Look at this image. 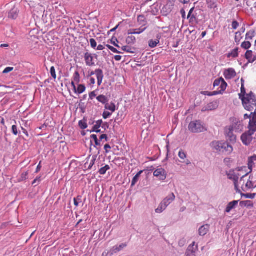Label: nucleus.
<instances>
[{
	"mask_svg": "<svg viewBox=\"0 0 256 256\" xmlns=\"http://www.w3.org/2000/svg\"><path fill=\"white\" fill-rule=\"evenodd\" d=\"M244 108L248 111L256 110V96L250 92L242 100Z\"/></svg>",
	"mask_w": 256,
	"mask_h": 256,
	"instance_id": "1",
	"label": "nucleus"
},
{
	"mask_svg": "<svg viewBox=\"0 0 256 256\" xmlns=\"http://www.w3.org/2000/svg\"><path fill=\"white\" fill-rule=\"evenodd\" d=\"M237 126L238 124H232L225 127L224 129V134L226 138L232 144H234L236 142V136L234 134V132L236 130Z\"/></svg>",
	"mask_w": 256,
	"mask_h": 256,
	"instance_id": "2",
	"label": "nucleus"
},
{
	"mask_svg": "<svg viewBox=\"0 0 256 256\" xmlns=\"http://www.w3.org/2000/svg\"><path fill=\"white\" fill-rule=\"evenodd\" d=\"M188 130L194 133H200L205 132L206 128L202 124L200 120L192 121L188 125Z\"/></svg>",
	"mask_w": 256,
	"mask_h": 256,
	"instance_id": "3",
	"label": "nucleus"
},
{
	"mask_svg": "<svg viewBox=\"0 0 256 256\" xmlns=\"http://www.w3.org/2000/svg\"><path fill=\"white\" fill-rule=\"evenodd\" d=\"M238 178L237 176H234V184L235 190L238 193L241 192L240 188L244 192H246L245 190L246 186V176H244L241 178L240 181L238 182Z\"/></svg>",
	"mask_w": 256,
	"mask_h": 256,
	"instance_id": "4",
	"label": "nucleus"
},
{
	"mask_svg": "<svg viewBox=\"0 0 256 256\" xmlns=\"http://www.w3.org/2000/svg\"><path fill=\"white\" fill-rule=\"evenodd\" d=\"M246 176V186L245 190L246 191L254 189L256 188V178L252 176H250L249 178H247V174Z\"/></svg>",
	"mask_w": 256,
	"mask_h": 256,
	"instance_id": "5",
	"label": "nucleus"
},
{
	"mask_svg": "<svg viewBox=\"0 0 256 256\" xmlns=\"http://www.w3.org/2000/svg\"><path fill=\"white\" fill-rule=\"evenodd\" d=\"M240 139L244 145L249 146L254 139L253 134L246 132L241 136Z\"/></svg>",
	"mask_w": 256,
	"mask_h": 256,
	"instance_id": "6",
	"label": "nucleus"
},
{
	"mask_svg": "<svg viewBox=\"0 0 256 256\" xmlns=\"http://www.w3.org/2000/svg\"><path fill=\"white\" fill-rule=\"evenodd\" d=\"M218 86H220V90L218 91L220 92V94L221 92H223L226 89L227 87V84L223 78H220L214 80V86L215 88Z\"/></svg>",
	"mask_w": 256,
	"mask_h": 256,
	"instance_id": "7",
	"label": "nucleus"
},
{
	"mask_svg": "<svg viewBox=\"0 0 256 256\" xmlns=\"http://www.w3.org/2000/svg\"><path fill=\"white\" fill-rule=\"evenodd\" d=\"M154 176L161 180H166L167 174L166 170L162 168L156 169L154 172Z\"/></svg>",
	"mask_w": 256,
	"mask_h": 256,
	"instance_id": "8",
	"label": "nucleus"
},
{
	"mask_svg": "<svg viewBox=\"0 0 256 256\" xmlns=\"http://www.w3.org/2000/svg\"><path fill=\"white\" fill-rule=\"evenodd\" d=\"M224 75L226 80H231L236 76V73L233 68H228L224 70Z\"/></svg>",
	"mask_w": 256,
	"mask_h": 256,
	"instance_id": "9",
	"label": "nucleus"
},
{
	"mask_svg": "<svg viewBox=\"0 0 256 256\" xmlns=\"http://www.w3.org/2000/svg\"><path fill=\"white\" fill-rule=\"evenodd\" d=\"M96 156H97V155L93 156H92V158H90V156L86 158V161L84 164V168L86 169H88V170L91 169L95 163V161L96 160Z\"/></svg>",
	"mask_w": 256,
	"mask_h": 256,
	"instance_id": "10",
	"label": "nucleus"
},
{
	"mask_svg": "<svg viewBox=\"0 0 256 256\" xmlns=\"http://www.w3.org/2000/svg\"><path fill=\"white\" fill-rule=\"evenodd\" d=\"M195 242H193L192 244L190 245L186 252V256H196V252L198 250V246L195 247Z\"/></svg>",
	"mask_w": 256,
	"mask_h": 256,
	"instance_id": "11",
	"label": "nucleus"
},
{
	"mask_svg": "<svg viewBox=\"0 0 256 256\" xmlns=\"http://www.w3.org/2000/svg\"><path fill=\"white\" fill-rule=\"evenodd\" d=\"M224 141L214 140L210 143V146L213 150L221 152L222 143Z\"/></svg>",
	"mask_w": 256,
	"mask_h": 256,
	"instance_id": "12",
	"label": "nucleus"
},
{
	"mask_svg": "<svg viewBox=\"0 0 256 256\" xmlns=\"http://www.w3.org/2000/svg\"><path fill=\"white\" fill-rule=\"evenodd\" d=\"M84 60L86 66H94V57L92 54L86 52L84 54Z\"/></svg>",
	"mask_w": 256,
	"mask_h": 256,
	"instance_id": "13",
	"label": "nucleus"
},
{
	"mask_svg": "<svg viewBox=\"0 0 256 256\" xmlns=\"http://www.w3.org/2000/svg\"><path fill=\"white\" fill-rule=\"evenodd\" d=\"M71 85L73 88V90L76 94H81L86 90V86L84 84H78L76 88L74 82H72Z\"/></svg>",
	"mask_w": 256,
	"mask_h": 256,
	"instance_id": "14",
	"label": "nucleus"
},
{
	"mask_svg": "<svg viewBox=\"0 0 256 256\" xmlns=\"http://www.w3.org/2000/svg\"><path fill=\"white\" fill-rule=\"evenodd\" d=\"M94 73H96V75L98 80V86H100L102 82V80L104 77L103 71L102 70L98 68L94 70Z\"/></svg>",
	"mask_w": 256,
	"mask_h": 256,
	"instance_id": "15",
	"label": "nucleus"
},
{
	"mask_svg": "<svg viewBox=\"0 0 256 256\" xmlns=\"http://www.w3.org/2000/svg\"><path fill=\"white\" fill-rule=\"evenodd\" d=\"M221 152H226L228 154H230L233 152V147L226 142H223Z\"/></svg>",
	"mask_w": 256,
	"mask_h": 256,
	"instance_id": "16",
	"label": "nucleus"
},
{
	"mask_svg": "<svg viewBox=\"0 0 256 256\" xmlns=\"http://www.w3.org/2000/svg\"><path fill=\"white\" fill-rule=\"evenodd\" d=\"M66 10L63 8L62 10H60L59 8H56L55 12V16L56 18V20L59 21L62 18H66L65 12Z\"/></svg>",
	"mask_w": 256,
	"mask_h": 256,
	"instance_id": "17",
	"label": "nucleus"
},
{
	"mask_svg": "<svg viewBox=\"0 0 256 256\" xmlns=\"http://www.w3.org/2000/svg\"><path fill=\"white\" fill-rule=\"evenodd\" d=\"M175 198L176 196L174 194L172 193L168 195L167 197L164 198L162 202L166 206H168L175 200Z\"/></svg>",
	"mask_w": 256,
	"mask_h": 256,
	"instance_id": "18",
	"label": "nucleus"
},
{
	"mask_svg": "<svg viewBox=\"0 0 256 256\" xmlns=\"http://www.w3.org/2000/svg\"><path fill=\"white\" fill-rule=\"evenodd\" d=\"M238 200H234L229 202L226 208L225 212L227 213L230 212L232 210L236 208L238 205Z\"/></svg>",
	"mask_w": 256,
	"mask_h": 256,
	"instance_id": "19",
	"label": "nucleus"
},
{
	"mask_svg": "<svg viewBox=\"0 0 256 256\" xmlns=\"http://www.w3.org/2000/svg\"><path fill=\"white\" fill-rule=\"evenodd\" d=\"M210 226L208 224H205L202 226L198 230L199 234L201 236H205L209 231Z\"/></svg>",
	"mask_w": 256,
	"mask_h": 256,
	"instance_id": "20",
	"label": "nucleus"
},
{
	"mask_svg": "<svg viewBox=\"0 0 256 256\" xmlns=\"http://www.w3.org/2000/svg\"><path fill=\"white\" fill-rule=\"evenodd\" d=\"M245 57L250 62H253L256 60V57L254 56L252 50H247L245 54Z\"/></svg>",
	"mask_w": 256,
	"mask_h": 256,
	"instance_id": "21",
	"label": "nucleus"
},
{
	"mask_svg": "<svg viewBox=\"0 0 256 256\" xmlns=\"http://www.w3.org/2000/svg\"><path fill=\"white\" fill-rule=\"evenodd\" d=\"M244 80L242 78L241 79L242 86H241V88H240L241 92L240 94H238L239 98L240 100H242L244 97H246V95L248 94H246V89L244 86Z\"/></svg>",
	"mask_w": 256,
	"mask_h": 256,
	"instance_id": "22",
	"label": "nucleus"
},
{
	"mask_svg": "<svg viewBox=\"0 0 256 256\" xmlns=\"http://www.w3.org/2000/svg\"><path fill=\"white\" fill-rule=\"evenodd\" d=\"M103 122L102 120H98L96 122V124L92 128V132H100V127L102 126Z\"/></svg>",
	"mask_w": 256,
	"mask_h": 256,
	"instance_id": "23",
	"label": "nucleus"
},
{
	"mask_svg": "<svg viewBox=\"0 0 256 256\" xmlns=\"http://www.w3.org/2000/svg\"><path fill=\"white\" fill-rule=\"evenodd\" d=\"M240 206H245L248 208H252L254 207V203L251 200H245L240 202Z\"/></svg>",
	"mask_w": 256,
	"mask_h": 256,
	"instance_id": "24",
	"label": "nucleus"
},
{
	"mask_svg": "<svg viewBox=\"0 0 256 256\" xmlns=\"http://www.w3.org/2000/svg\"><path fill=\"white\" fill-rule=\"evenodd\" d=\"M238 48H236L234 49L230 52H229L227 54V57L228 58H237L238 56Z\"/></svg>",
	"mask_w": 256,
	"mask_h": 256,
	"instance_id": "25",
	"label": "nucleus"
},
{
	"mask_svg": "<svg viewBox=\"0 0 256 256\" xmlns=\"http://www.w3.org/2000/svg\"><path fill=\"white\" fill-rule=\"evenodd\" d=\"M104 108L106 110H109L111 111V112L112 113L114 112H115L116 108V105L114 103L111 102L110 104H108L106 103L105 104Z\"/></svg>",
	"mask_w": 256,
	"mask_h": 256,
	"instance_id": "26",
	"label": "nucleus"
},
{
	"mask_svg": "<svg viewBox=\"0 0 256 256\" xmlns=\"http://www.w3.org/2000/svg\"><path fill=\"white\" fill-rule=\"evenodd\" d=\"M248 132L254 134V132H256V124L249 123L248 126Z\"/></svg>",
	"mask_w": 256,
	"mask_h": 256,
	"instance_id": "27",
	"label": "nucleus"
},
{
	"mask_svg": "<svg viewBox=\"0 0 256 256\" xmlns=\"http://www.w3.org/2000/svg\"><path fill=\"white\" fill-rule=\"evenodd\" d=\"M143 172V170L140 171L132 178V186H134L138 182L140 174Z\"/></svg>",
	"mask_w": 256,
	"mask_h": 256,
	"instance_id": "28",
	"label": "nucleus"
},
{
	"mask_svg": "<svg viewBox=\"0 0 256 256\" xmlns=\"http://www.w3.org/2000/svg\"><path fill=\"white\" fill-rule=\"evenodd\" d=\"M97 100L102 103V104H106L108 102V98L104 95H100L96 98Z\"/></svg>",
	"mask_w": 256,
	"mask_h": 256,
	"instance_id": "29",
	"label": "nucleus"
},
{
	"mask_svg": "<svg viewBox=\"0 0 256 256\" xmlns=\"http://www.w3.org/2000/svg\"><path fill=\"white\" fill-rule=\"evenodd\" d=\"M167 206L162 202L155 211L156 213L160 214L165 210Z\"/></svg>",
	"mask_w": 256,
	"mask_h": 256,
	"instance_id": "30",
	"label": "nucleus"
},
{
	"mask_svg": "<svg viewBox=\"0 0 256 256\" xmlns=\"http://www.w3.org/2000/svg\"><path fill=\"white\" fill-rule=\"evenodd\" d=\"M136 38L132 36H128L126 38V42L128 44H134L136 42Z\"/></svg>",
	"mask_w": 256,
	"mask_h": 256,
	"instance_id": "31",
	"label": "nucleus"
},
{
	"mask_svg": "<svg viewBox=\"0 0 256 256\" xmlns=\"http://www.w3.org/2000/svg\"><path fill=\"white\" fill-rule=\"evenodd\" d=\"M110 169V166L108 165H106L100 168L99 170V173L100 174L104 175L106 174L107 170H109Z\"/></svg>",
	"mask_w": 256,
	"mask_h": 256,
	"instance_id": "32",
	"label": "nucleus"
},
{
	"mask_svg": "<svg viewBox=\"0 0 256 256\" xmlns=\"http://www.w3.org/2000/svg\"><path fill=\"white\" fill-rule=\"evenodd\" d=\"M122 50L129 53L134 54V48H130L128 46H123L122 48Z\"/></svg>",
	"mask_w": 256,
	"mask_h": 256,
	"instance_id": "33",
	"label": "nucleus"
},
{
	"mask_svg": "<svg viewBox=\"0 0 256 256\" xmlns=\"http://www.w3.org/2000/svg\"><path fill=\"white\" fill-rule=\"evenodd\" d=\"M74 80L72 82H74V84L76 83L78 84L80 82V75L78 72H75L74 75Z\"/></svg>",
	"mask_w": 256,
	"mask_h": 256,
	"instance_id": "34",
	"label": "nucleus"
},
{
	"mask_svg": "<svg viewBox=\"0 0 256 256\" xmlns=\"http://www.w3.org/2000/svg\"><path fill=\"white\" fill-rule=\"evenodd\" d=\"M251 118L249 123L256 124V110H254V112H251Z\"/></svg>",
	"mask_w": 256,
	"mask_h": 256,
	"instance_id": "35",
	"label": "nucleus"
},
{
	"mask_svg": "<svg viewBox=\"0 0 256 256\" xmlns=\"http://www.w3.org/2000/svg\"><path fill=\"white\" fill-rule=\"evenodd\" d=\"M251 46L250 42L248 41L244 42L241 44L242 48L244 50H248L250 48Z\"/></svg>",
	"mask_w": 256,
	"mask_h": 256,
	"instance_id": "36",
	"label": "nucleus"
},
{
	"mask_svg": "<svg viewBox=\"0 0 256 256\" xmlns=\"http://www.w3.org/2000/svg\"><path fill=\"white\" fill-rule=\"evenodd\" d=\"M254 31L250 30V31L248 32L246 34V39L252 40V39L253 37L254 36Z\"/></svg>",
	"mask_w": 256,
	"mask_h": 256,
	"instance_id": "37",
	"label": "nucleus"
},
{
	"mask_svg": "<svg viewBox=\"0 0 256 256\" xmlns=\"http://www.w3.org/2000/svg\"><path fill=\"white\" fill-rule=\"evenodd\" d=\"M158 43H159V40H150L149 41L148 44L150 48H155Z\"/></svg>",
	"mask_w": 256,
	"mask_h": 256,
	"instance_id": "38",
	"label": "nucleus"
},
{
	"mask_svg": "<svg viewBox=\"0 0 256 256\" xmlns=\"http://www.w3.org/2000/svg\"><path fill=\"white\" fill-rule=\"evenodd\" d=\"M220 94V92L217 91H214L213 92H209L206 91L203 92L204 94L206 96H213L218 94Z\"/></svg>",
	"mask_w": 256,
	"mask_h": 256,
	"instance_id": "39",
	"label": "nucleus"
},
{
	"mask_svg": "<svg viewBox=\"0 0 256 256\" xmlns=\"http://www.w3.org/2000/svg\"><path fill=\"white\" fill-rule=\"evenodd\" d=\"M178 156L182 160H184L186 158V154L182 150H180L178 152Z\"/></svg>",
	"mask_w": 256,
	"mask_h": 256,
	"instance_id": "40",
	"label": "nucleus"
},
{
	"mask_svg": "<svg viewBox=\"0 0 256 256\" xmlns=\"http://www.w3.org/2000/svg\"><path fill=\"white\" fill-rule=\"evenodd\" d=\"M28 172H26L22 173L20 176V180L22 181V180H26L28 178Z\"/></svg>",
	"mask_w": 256,
	"mask_h": 256,
	"instance_id": "41",
	"label": "nucleus"
},
{
	"mask_svg": "<svg viewBox=\"0 0 256 256\" xmlns=\"http://www.w3.org/2000/svg\"><path fill=\"white\" fill-rule=\"evenodd\" d=\"M254 165V161H253L250 158H249L248 160V168L250 170V172L252 171V168Z\"/></svg>",
	"mask_w": 256,
	"mask_h": 256,
	"instance_id": "42",
	"label": "nucleus"
},
{
	"mask_svg": "<svg viewBox=\"0 0 256 256\" xmlns=\"http://www.w3.org/2000/svg\"><path fill=\"white\" fill-rule=\"evenodd\" d=\"M50 72V74H51L52 76L54 78L56 79V72L55 68L54 66L51 67Z\"/></svg>",
	"mask_w": 256,
	"mask_h": 256,
	"instance_id": "43",
	"label": "nucleus"
},
{
	"mask_svg": "<svg viewBox=\"0 0 256 256\" xmlns=\"http://www.w3.org/2000/svg\"><path fill=\"white\" fill-rule=\"evenodd\" d=\"M81 200V196H78L76 198H74V204L76 206H78L79 204V202Z\"/></svg>",
	"mask_w": 256,
	"mask_h": 256,
	"instance_id": "44",
	"label": "nucleus"
},
{
	"mask_svg": "<svg viewBox=\"0 0 256 256\" xmlns=\"http://www.w3.org/2000/svg\"><path fill=\"white\" fill-rule=\"evenodd\" d=\"M106 47L109 49L111 51H112L113 52H114V53H117V54H120V52L119 51H118L116 48H114L113 46L109 45V44H107L106 46Z\"/></svg>",
	"mask_w": 256,
	"mask_h": 256,
	"instance_id": "45",
	"label": "nucleus"
},
{
	"mask_svg": "<svg viewBox=\"0 0 256 256\" xmlns=\"http://www.w3.org/2000/svg\"><path fill=\"white\" fill-rule=\"evenodd\" d=\"M112 114V112L108 111H104L102 114V117L104 119H106Z\"/></svg>",
	"mask_w": 256,
	"mask_h": 256,
	"instance_id": "46",
	"label": "nucleus"
},
{
	"mask_svg": "<svg viewBox=\"0 0 256 256\" xmlns=\"http://www.w3.org/2000/svg\"><path fill=\"white\" fill-rule=\"evenodd\" d=\"M79 126L82 129H86L88 127L86 123L82 120L79 122Z\"/></svg>",
	"mask_w": 256,
	"mask_h": 256,
	"instance_id": "47",
	"label": "nucleus"
},
{
	"mask_svg": "<svg viewBox=\"0 0 256 256\" xmlns=\"http://www.w3.org/2000/svg\"><path fill=\"white\" fill-rule=\"evenodd\" d=\"M90 46H92V48H96L97 46V43H96V40L94 38H91V39H90Z\"/></svg>",
	"mask_w": 256,
	"mask_h": 256,
	"instance_id": "48",
	"label": "nucleus"
},
{
	"mask_svg": "<svg viewBox=\"0 0 256 256\" xmlns=\"http://www.w3.org/2000/svg\"><path fill=\"white\" fill-rule=\"evenodd\" d=\"M242 38L241 33L240 32H236L235 36V40L236 42H240Z\"/></svg>",
	"mask_w": 256,
	"mask_h": 256,
	"instance_id": "49",
	"label": "nucleus"
},
{
	"mask_svg": "<svg viewBox=\"0 0 256 256\" xmlns=\"http://www.w3.org/2000/svg\"><path fill=\"white\" fill-rule=\"evenodd\" d=\"M244 196L247 198L254 199L256 196V194H246Z\"/></svg>",
	"mask_w": 256,
	"mask_h": 256,
	"instance_id": "50",
	"label": "nucleus"
},
{
	"mask_svg": "<svg viewBox=\"0 0 256 256\" xmlns=\"http://www.w3.org/2000/svg\"><path fill=\"white\" fill-rule=\"evenodd\" d=\"M12 132L13 134L15 136L18 135V128L16 125H13L12 128Z\"/></svg>",
	"mask_w": 256,
	"mask_h": 256,
	"instance_id": "51",
	"label": "nucleus"
},
{
	"mask_svg": "<svg viewBox=\"0 0 256 256\" xmlns=\"http://www.w3.org/2000/svg\"><path fill=\"white\" fill-rule=\"evenodd\" d=\"M41 181V176L36 177L32 182V184L38 185Z\"/></svg>",
	"mask_w": 256,
	"mask_h": 256,
	"instance_id": "52",
	"label": "nucleus"
},
{
	"mask_svg": "<svg viewBox=\"0 0 256 256\" xmlns=\"http://www.w3.org/2000/svg\"><path fill=\"white\" fill-rule=\"evenodd\" d=\"M95 143V145H94V147L95 148H96L97 150H98V154H100V143L99 142L98 140L94 142Z\"/></svg>",
	"mask_w": 256,
	"mask_h": 256,
	"instance_id": "53",
	"label": "nucleus"
},
{
	"mask_svg": "<svg viewBox=\"0 0 256 256\" xmlns=\"http://www.w3.org/2000/svg\"><path fill=\"white\" fill-rule=\"evenodd\" d=\"M104 149L106 153L108 154L110 152V150L111 149V146L109 144H106L104 145Z\"/></svg>",
	"mask_w": 256,
	"mask_h": 256,
	"instance_id": "54",
	"label": "nucleus"
},
{
	"mask_svg": "<svg viewBox=\"0 0 256 256\" xmlns=\"http://www.w3.org/2000/svg\"><path fill=\"white\" fill-rule=\"evenodd\" d=\"M14 70V68H12V67H7L3 71V73L4 74H8V73L12 72V70Z\"/></svg>",
	"mask_w": 256,
	"mask_h": 256,
	"instance_id": "55",
	"label": "nucleus"
},
{
	"mask_svg": "<svg viewBox=\"0 0 256 256\" xmlns=\"http://www.w3.org/2000/svg\"><path fill=\"white\" fill-rule=\"evenodd\" d=\"M239 26V24L238 22L236 21H234L232 22V27L233 29L236 30Z\"/></svg>",
	"mask_w": 256,
	"mask_h": 256,
	"instance_id": "56",
	"label": "nucleus"
},
{
	"mask_svg": "<svg viewBox=\"0 0 256 256\" xmlns=\"http://www.w3.org/2000/svg\"><path fill=\"white\" fill-rule=\"evenodd\" d=\"M146 30V28H138V29H136V34H140L141 33H142V32H144L145 30Z\"/></svg>",
	"mask_w": 256,
	"mask_h": 256,
	"instance_id": "57",
	"label": "nucleus"
},
{
	"mask_svg": "<svg viewBox=\"0 0 256 256\" xmlns=\"http://www.w3.org/2000/svg\"><path fill=\"white\" fill-rule=\"evenodd\" d=\"M100 140H106V142H107V141H108V136H107V135H106V134H102V135L100 136Z\"/></svg>",
	"mask_w": 256,
	"mask_h": 256,
	"instance_id": "58",
	"label": "nucleus"
},
{
	"mask_svg": "<svg viewBox=\"0 0 256 256\" xmlns=\"http://www.w3.org/2000/svg\"><path fill=\"white\" fill-rule=\"evenodd\" d=\"M188 18L189 19L190 23L194 22L196 20V17L194 14L191 16L190 18L188 17Z\"/></svg>",
	"mask_w": 256,
	"mask_h": 256,
	"instance_id": "59",
	"label": "nucleus"
},
{
	"mask_svg": "<svg viewBox=\"0 0 256 256\" xmlns=\"http://www.w3.org/2000/svg\"><path fill=\"white\" fill-rule=\"evenodd\" d=\"M118 40H117V39H115L114 40V39L112 38V43L114 46H116V47H118V48H120L118 44L117 43H118Z\"/></svg>",
	"mask_w": 256,
	"mask_h": 256,
	"instance_id": "60",
	"label": "nucleus"
},
{
	"mask_svg": "<svg viewBox=\"0 0 256 256\" xmlns=\"http://www.w3.org/2000/svg\"><path fill=\"white\" fill-rule=\"evenodd\" d=\"M96 96V93L94 92H92L90 93L89 96L90 99L92 100Z\"/></svg>",
	"mask_w": 256,
	"mask_h": 256,
	"instance_id": "61",
	"label": "nucleus"
},
{
	"mask_svg": "<svg viewBox=\"0 0 256 256\" xmlns=\"http://www.w3.org/2000/svg\"><path fill=\"white\" fill-rule=\"evenodd\" d=\"M136 29H135V30H129L128 31V35L136 34Z\"/></svg>",
	"mask_w": 256,
	"mask_h": 256,
	"instance_id": "62",
	"label": "nucleus"
},
{
	"mask_svg": "<svg viewBox=\"0 0 256 256\" xmlns=\"http://www.w3.org/2000/svg\"><path fill=\"white\" fill-rule=\"evenodd\" d=\"M96 84L95 79L94 78H90V84L91 86H94Z\"/></svg>",
	"mask_w": 256,
	"mask_h": 256,
	"instance_id": "63",
	"label": "nucleus"
},
{
	"mask_svg": "<svg viewBox=\"0 0 256 256\" xmlns=\"http://www.w3.org/2000/svg\"><path fill=\"white\" fill-rule=\"evenodd\" d=\"M90 138L92 139L94 141V142L98 140V137H97L96 135V134H92V135H91L90 136Z\"/></svg>",
	"mask_w": 256,
	"mask_h": 256,
	"instance_id": "64",
	"label": "nucleus"
}]
</instances>
